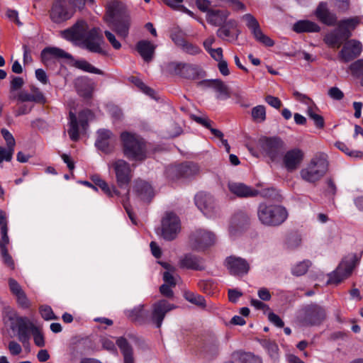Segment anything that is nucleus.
<instances>
[{
	"label": "nucleus",
	"instance_id": "obj_46",
	"mask_svg": "<svg viewBox=\"0 0 363 363\" xmlns=\"http://www.w3.org/2000/svg\"><path fill=\"white\" fill-rule=\"evenodd\" d=\"M311 265V262L308 259L300 262L292 268V274L298 277L302 276L307 272Z\"/></svg>",
	"mask_w": 363,
	"mask_h": 363
},
{
	"label": "nucleus",
	"instance_id": "obj_1",
	"mask_svg": "<svg viewBox=\"0 0 363 363\" xmlns=\"http://www.w3.org/2000/svg\"><path fill=\"white\" fill-rule=\"evenodd\" d=\"M315 15L323 24L329 26L337 25V27L327 34L324 38L325 43L332 48H340L352 35V31L359 23L358 17L343 19L337 23L336 14L330 11L325 2H320L318 4Z\"/></svg>",
	"mask_w": 363,
	"mask_h": 363
},
{
	"label": "nucleus",
	"instance_id": "obj_19",
	"mask_svg": "<svg viewBox=\"0 0 363 363\" xmlns=\"http://www.w3.org/2000/svg\"><path fill=\"white\" fill-rule=\"evenodd\" d=\"M354 263L352 261L343 259L337 269L329 274L328 284H339L344 279L347 278L352 274L354 269Z\"/></svg>",
	"mask_w": 363,
	"mask_h": 363
},
{
	"label": "nucleus",
	"instance_id": "obj_6",
	"mask_svg": "<svg viewBox=\"0 0 363 363\" xmlns=\"http://www.w3.org/2000/svg\"><path fill=\"white\" fill-rule=\"evenodd\" d=\"M166 71L189 80H196L203 77L204 72L196 65L170 62L165 66Z\"/></svg>",
	"mask_w": 363,
	"mask_h": 363
},
{
	"label": "nucleus",
	"instance_id": "obj_5",
	"mask_svg": "<svg viewBox=\"0 0 363 363\" xmlns=\"http://www.w3.org/2000/svg\"><path fill=\"white\" fill-rule=\"evenodd\" d=\"M325 308L315 303L303 306L298 312L297 320L304 327L320 325L326 319Z\"/></svg>",
	"mask_w": 363,
	"mask_h": 363
},
{
	"label": "nucleus",
	"instance_id": "obj_64",
	"mask_svg": "<svg viewBox=\"0 0 363 363\" xmlns=\"http://www.w3.org/2000/svg\"><path fill=\"white\" fill-rule=\"evenodd\" d=\"M91 342L89 339H81L77 342V347L81 350V353H87L91 349Z\"/></svg>",
	"mask_w": 363,
	"mask_h": 363
},
{
	"label": "nucleus",
	"instance_id": "obj_22",
	"mask_svg": "<svg viewBox=\"0 0 363 363\" xmlns=\"http://www.w3.org/2000/svg\"><path fill=\"white\" fill-rule=\"evenodd\" d=\"M267 219L269 220L265 225L277 226L285 221L288 213L283 206H271L268 207Z\"/></svg>",
	"mask_w": 363,
	"mask_h": 363
},
{
	"label": "nucleus",
	"instance_id": "obj_35",
	"mask_svg": "<svg viewBox=\"0 0 363 363\" xmlns=\"http://www.w3.org/2000/svg\"><path fill=\"white\" fill-rule=\"evenodd\" d=\"M200 84L214 89L220 95H223L227 98L230 97L228 86L220 79L205 80L201 82Z\"/></svg>",
	"mask_w": 363,
	"mask_h": 363
},
{
	"label": "nucleus",
	"instance_id": "obj_56",
	"mask_svg": "<svg viewBox=\"0 0 363 363\" xmlns=\"http://www.w3.org/2000/svg\"><path fill=\"white\" fill-rule=\"evenodd\" d=\"M9 286L11 294L15 296L23 292L21 285L13 278L9 279Z\"/></svg>",
	"mask_w": 363,
	"mask_h": 363
},
{
	"label": "nucleus",
	"instance_id": "obj_48",
	"mask_svg": "<svg viewBox=\"0 0 363 363\" xmlns=\"http://www.w3.org/2000/svg\"><path fill=\"white\" fill-rule=\"evenodd\" d=\"M171 39L175 45L181 48L187 40H185V34L179 29L174 30L171 33Z\"/></svg>",
	"mask_w": 363,
	"mask_h": 363
},
{
	"label": "nucleus",
	"instance_id": "obj_58",
	"mask_svg": "<svg viewBox=\"0 0 363 363\" xmlns=\"http://www.w3.org/2000/svg\"><path fill=\"white\" fill-rule=\"evenodd\" d=\"M263 196H269L272 197V201L277 202V203H281L283 202V197L282 196L274 189H267L263 193Z\"/></svg>",
	"mask_w": 363,
	"mask_h": 363
},
{
	"label": "nucleus",
	"instance_id": "obj_9",
	"mask_svg": "<svg viewBox=\"0 0 363 363\" xmlns=\"http://www.w3.org/2000/svg\"><path fill=\"white\" fill-rule=\"evenodd\" d=\"M182 228L179 217L174 212H166L161 220L160 235L167 241L177 238Z\"/></svg>",
	"mask_w": 363,
	"mask_h": 363
},
{
	"label": "nucleus",
	"instance_id": "obj_32",
	"mask_svg": "<svg viewBox=\"0 0 363 363\" xmlns=\"http://www.w3.org/2000/svg\"><path fill=\"white\" fill-rule=\"evenodd\" d=\"M116 345L123 356L124 363H134L133 349L128 340L123 337H118Z\"/></svg>",
	"mask_w": 363,
	"mask_h": 363
},
{
	"label": "nucleus",
	"instance_id": "obj_61",
	"mask_svg": "<svg viewBox=\"0 0 363 363\" xmlns=\"http://www.w3.org/2000/svg\"><path fill=\"white\" fill-rule=\"evenodd\" d=\"M16 298L17 303L21 308H22L23 309H27L30 307V301L24 291L23 293L16 296Z\"/></svg>",
	"mask_w": 363,
	"mask_h": 363
},
{
	"label": "nucleus",
	"instance_id": "obj_2",
	"mask_svg": "<svg viewBox=\"0 0 363 363\" xmlns=\"http://www.w3.org/2000/svg\"><path fill=\"white\" fill-rule=\"evenodd\" d=\"M104 20L120 39L128 38L131 18L127 6L122 1L112 0L107 3Z\"/></svg>",
	"mask_w": 363,
	"mask_h": 363
},
{
	"label": "nucleus",
	"instance_id": "obj_25",
	"mask_svg": "<svg viewBox=\"0 0 363 363\" xmlns=\"http://www.w3.org/2000/svg\"><path fill=\"white\" fill-rule=\"evenodd\" d=\"M87 24L84 21H77L70 28L65 30L64 33L67 38L82 40L87 33Z\"/></svg>",
	"mask_w": 363,
	"mask_h": 363
},
{
	"label": "nucleus",
	"instance_id": "obj_38",
	"mask_svg": "<svg viewBox=\"0 0 363 363\" xmlns=\"http://www.w3.org/2000/svg\"><path fill=\"white\" fill-rule=\"evenodd\" d=\"M147 313L144 311L143 306H138L127 311V315L131 320L140 324L144 323Z\"/></svg>",
	"mask_w": 363,
	"mask_h": 363
},
{
	"label": "nucleus",
	"instance_id": "obj_53",
	"mask_svg": "<svg viewBox=\"0 0 363 363\" xmlns=\"http://www.w3.org/2000/svg\"><path fill=\"white\" fill-rule=\"evenodd\" d=\"M166 131L168 137L174 138L182 133V128L177 123H172L166 127Z\"/></svg>",
	"mask_w": 363,
	"mask_h": 363
},
{
	"label": "nucleus",
	"instance_id": "obj_10",
	"mask_svg": "<svg viewBox=\"0 0 363 363\" xmlns=\"http://www.w3.org/2000/svg\"><path fill=\"white\" fill-rule=\"evenodd\" d=\"M258 144L262 151L272 161L280 157L284 149V142L277 137L261 138L259 140Z\"/></svg>",
	"mask_w": 363,
	"mask_h": 363
},
{
	"label": "nucleus",
	"instance_id": "obj_15",
	"mask_svg": "<svg viewBox=\"0 0 363 363\" xmlns=\"http://www.w3.org/2000/svg\"><path fill=\"white\" fill-rule=\"evenodd\" d=\"M112 167L116 173V182L119 187H128L131 181V169L130 164L123 160H117L113 162Z\"/></svg>",
	"mask_w": 363,
	"mask_h": 363
},
{
	"label": "nucleus",
	"instance_id": "obj_44",
	"mask_svg": "<svg viewBox=\"0 0 363 363\" xmlns=\"http://www.w3.org/2000/svg\"><path fill=\"white\" fill-rule=\"evenodd\" d=\"M252 120L257 123H262L266 120V109L262 105L252 108L251 111Z\"/></svg>",
	"mask_w": 363,
	"mask_h": 363
},
{
	"label": "nucleus",
	"instance_id": "obj_36",
	"mask_svg": "<svg viewBox=\"0 0 363 363\" xmlns=\"http://www.w3.org/2000/svg\"><path fill=\"white\" fill-rule=\"evenodd\" d=\"M72 66L75 68H77L79 69H81L86 72L104 75V72L93 66L91 64H90L89 62H87L85 60H74V62L72 64Z\"/></svg>",
	"mask_w": 363,
	"mask_h": 363
},
{
	"label": "nucleus",
	"instance_id": "obj_30",
	"mask_svg": "<svg viewBox=\"0 0 363 363\" xmlns=\"http://www.w3.org/2000/svg\"><path fill=\"white\" fill-rule=\"evenodd\" d=\"M136 49L145 62H149L152 60L155 46L150 41H139L136 45Z\"/></svg>",
	"mask_w": 363,
	"mask_h": 363
},
{
	"label": "nucleus",
	"instance_id": "obj_20",
	"mask_svg": "<svg viewBox=\"0 0 363 363\" xmlns=\"http://www.w3.org/2000/svg\"><path fill=\"white\" fill-rule=\"evenodd\" d=\"M41 61L46 66L50 65L54 60L67 59L74 60L73 57L64 50L56 47H48L41 51Z\"/></svg>",
	"mask_w": 363,
	"mask_h": 363
},
{
	"label": "nucleus",
	"instance_id": "obj_13",
	"mask_svg": "<svg viewBox=\"0 0 363 363\" xmlns=\"http://www.w3.org/2000/svg\"><path fill=\"white\" fill-rule=\"evenodd\" d=\"M242 18L245 21L247 27L251 30L257 41L267 47H272L274 45V41L263 33L259 22L252 14H245Z\"/></svg>",
	"mask_w": 363,
	"mask_h": 363
},
{
	"label": "nucleus",
	"instance_id": "obj_14",
	"mask_svg": "<svg viewBox=\"0 0 363 363\" xmlns=\"http://www.w3.org/2000/svg\"><path fill=\"white\" fill-rule=\"evenodd\" d=\"M250 225L249 216L243 211L235 213L231 218L229 225V234L232 237H236L246 231Z\"/></svg>",
	"mask_w": 363,
	"mask_h": 363
},
{
	"label": "nucleus",
	"instance_id": "obj_28",
	"mask_svg": "<svg viewBox=\"0 0 363 363\" xmlns=\"http://www.w3.org/2000/svg\"><path fill=\"white\" fill-rule=\"evenodd\" d=\"M228 188L233 194L240 197H254L259 194L257 190L242 183H229Z\"/></svg>",
	"mask_w": 363,
	"mask_h": 363
},
{
	"label": "nucleus",
	"instance_id": "obj_27",
	"mask_svg": "<svg viewBox=\"0 0 363 363\" xmlns=\"http://www.w3.org/2000/svg\"><path fill=\"white\" fill-rule=\"evenodd\" d=\"M229 15L227 10L210 9L206 13V21L214 26H221L227 22Z\"/></svg>",
	"mask_w": 363,
	"mask_h": 363
},
{
	"label": "nucleus",
	"instance_id": "obj_43",
	"mask_svg": "<svg viewBox=\"0 0 363 363\" xmlns=\"http://www.w3.org/2000/svg\"><path fill=\"white\" fill-rule=\"evenodd\" d=\"M352 74L360 80V84L363 86V60H358L350 66Z\"/></svg>",
	"mask_w": 363,
	"mask_h": 363
},
{
	"label": "nucleus",
	"instance_id": "obj_33",
	"mask_svg": "<svg viewBox=\"0 0 363 363\" xmlns=\"http://www.w3.org/2000/svg\"><path fill=\"white\" fill-rule=\"evenodd\" d=\"M220 350V342L215 336H211L204 343L202 352L208 357L217 356Z\"/></svg>",
	"mask_w": 363,
	"mask_h": 363
},
{
	"label": "nucleus",
	"instance_id": "obj_18",
	"mask_svg": "<svg viewBox=\"0 0 363 363\" xmlns=\"http://www.w3.org/2000/svg\"><path fill=\"white\" fill-rule=\"evenodd\" d=\"M176 308L175 305L170 303L165 299H161L154 303L152 320L157 328L161 327L166 314Z\"/></svg>",
	"mask_w": 363,
	"mask_h": 363
},
{
	"label": "nucleus",
	"instance_id": "obj_54",
	"mask_svg": "<svg viewBox=\"0 0 363 363\" xmlns=\"http://www.w3.org/2000/svg\"><path fill=\"white\" fill-rule=\"evenodd\" d=\"M14 148L0 147V163L4 160L10 162L12 159Z\"/></svg>",
	"mask_w": 363,
	"mask_h": 363
},
{
	"label": "nucleus",
	"instance_id": "obj_26",
	"mask_svg": "<svg viewBox=\"0 0 363 363\" xmlns=\"http://www.w3.org/2000/svg\"><path fill=\"white\" fill-rule=\"evenodd\" d=\"M113 137V133L106 129H101L98 131V138L96 141V147L105 153L112 151V145L110 141Z\"/></svg>",
	"mask_w": 363,
	"mask_h": 363
},
{
	"label": "nucleus",
	"instance_id": "obj_63",
	"mask_svg": "<svg viewBox=\"0 0 363 363\" xmlns=\"http://www.w3.org/2000/svg\"><path fill=\"white\" fill-rule=\"evenodd\" d=\"M1 134L6 142L7 147L14 148L16 142L12 134L6 129H1Z\"/></svg>",
	"mask_w": 363,
	"mask_h": 363
},
{
	"label": "nucleus",
	"instance_id": "obj_29",
	"mask_svg": "<svg viewBox=\"0 0 363 363\" xmlns=\"http://www.w3.org/2000/svg\"><path fill=\"white\" fill-rule=\"evenodd\" d=\"M134 189L144 202H150L154 196L152 186L145 181L138 179L135 182Z\"/></svg>",
	"mask_w": 363,
	"mask_h": 363
},
{
	"label": "nucleus",
	"instance_id": "obj_45",
	"mask_svg": "<svg viewBox=\"0 0 363 363\" xmlns=\"http://www.w3.org/2000/svg\"><path fill=\"white\" fill-rule=\"evenodd\" d=\"M308 117L313 121L315 127L318 129H323L325 127L324 118L322 116L316 113L312 107L307 109Z\"/></svg>",
	"mask_w": 363,
	"mask_h": 363
},
{
	"label": "nucleus",
	"instance_id": "obj_12",
	"mask_svg": "<svg viewBox=\"0 0 363 363\" xmlns=\"http://www.w3.org/2000/svg\"><path fill=\"white\" fill-rule=\"evenodd\" d=\"M93 113L90 110H84L79 113V122L76 115L72 111L69 112V128L68 134L72 141H77L79 138V123L85 129L88 125L89 120L92 117Z\"/></svg>",
	"mask_w": 363,
	"mask_h": 363
},
{
	"label": "nucleus",
	"instance_id": "obj_49",
	"mask_svg": "<svg viewBox=\"0 0 363 363\" xmlns=\"http://www.w3.org/2000/svg\"><path fill=\"white\" fill-rule=\"evenodd\" d=\"M335 146L340 150L342 151L347 155L353 157H362V152L357 150H350L349 147L342 142L337 141L335 143Z\"/></svg>",
	"mask_w": 363,
	"mask_h": 363
},
{
	"label": "nucleus",
	"instance_id": "obj_24",
	"mask_svg": "<svg viewBox=\"0 0 363 363\" xmlns=\"http://www.w3.org/2000/svg\"><path fill=\"white\" fill-rule=\"evenodd\" d=\"M362 51L361 43L356 40L347 41L343 46L340 55L345 62H349L356 58Z\"/></svg>",
	"mask_w": 363,
	"mask_h": 363
},
{
	"label": "nucleus",
	"instance_id": "obj_52",
	"mask_svg": "<svg viewBox=\"0 0 363 363\" xmlns=\"http://www.w3.org/2000/svg\"><path fill=\"white\" fill-rule=\"evenodd\" d=\"M165 174L171 180L181 178L179 164L169 166L165 170Z\"/></svg>",
	"mask_w": 363,
	"mask_h": 363
},
{
	"label": "nucleus",
	"instance_id": "obj_21",
	"mask_svg": "<svg viewBox=\"0 0 363 363\" xmlns=\"http://www.w3.org/2000/svg\"><path fill=\"white\" fill-rule=\"evenodd\" d=\"M179 266L182 269L202 271L205 269L203 258L193 254H184L179 261Z\"/></svg>",
	"mask_w": 363,
	"mask_h": 363
},
{
	"label": "nucleus",
	"instance_id": "obj_59",
	"mask_svg": "<svg viewBox=\"0 0 363 363\" xmlns=\"http://www.w3.org/2000/svg\"><path fill=\"white\" fill-rule=\"evenodd\" d=\"M242 363H262V359L252 353H245L240 357Z\"/></svg>",
	"mask_w": 363,
	"mask_h": 363
},
{
	"label": "nucleus",
	"instance_id": "obj_23",
	"mask_svg": "<svg viewBox=\"0 0 363 363\" xmlns=\"http://www.w3.org/2000/svg\"><path fill=\"white\" fill-rule=\"evenodd\" d=\"M303 152L299 149H293L288 151L283 159L285 167L288 171L296 169L303 160Z\"/></svg>",
	"mask_w": 363,
	"mask_h": 363
},
{
	"label": "nucleus",
	"instance_id": "obj_17",
	"mask_svg": "<svg viewBox=\"0 0 363 363\" xmlns=\"http://www.w3.org/2000/svg\"><path fill=\"white\" fill-rule=\"evenodd\" d=\"M225 265L233 276L245 275L250 270V264L247 260L236 256L228 257L225 260Z\"/></svg>",
	"mask_w": 363,
	"mask_h": 363
},
{
	"label": "nucleus",
	"instance_id": "obj_60",
	"mask_svg": "<svg viewBox=\"0 0 363 363\" xmlns=\"http://www.w3.org/2000/svg\"><path fill=\"white\" fill-rule=\"evenodd\" d=\"M1 238L0 240V250L7 249V245L9 242V238L8 236V227L3 226L1 228Z\"/></svg>",
	"mask_w": 363,
	"mask_h": 363
},
{
	"label": "nucleus",
	"instance_id": "obj_31",
	"mask_svg": "<svg viewBox=\"0 0 363 363\" xmlns=\"http://www.w3.org/2000/svg\"><path fill=\"white\" fill-rule=\"evenodd\" d=\"M91 180L95 186H99L103 192L109 197L120 195L119 191L114 186H109L108 184L101 178L98 174H94L91 177Z\"/></svg>",
	"mask_w": 363,
	"mask_h": 363
},
{
	"label": "nucleus",
	"instance_id": "obj_62",
	"mask_svg": "<svg viewBox=\"0 0 363 363\" xmlns=\"http://www.w3.org/2000/svg\"><path fill=\"white\" fill-rule=\"evenodd\" d=\"M268 207H271V206H259L257 215L260 222L265 225L268 223L269 220L267 219L268 216Z\"/></svg>",
	"mask_w": 363,
	"mask_h": 363
},
{
	"label": "nucleus",
	"instance_id": "obj_37",
	"mask_svg": "<svg viewBox=\"0 0 363 363\" xmlns=\"http://www.w3.org/2000/svg\"><path fill=\"white\" fill-rule=\"evenodd\" d=\"M238 23L234 19L228 20L225 24L221 26L216 31V35L222 40H225V38L232 36L230 30L236 29Z\"/></svg>",
	"mask_w": 363,
	"mask_h": 363
},
{
	"label": "nucleus",
	"instance_id": "obj_40",
	"mask_svg": "<svg viewBox=\"0 0 363 363\" xmlns=\"http://www.w3.org/2000/svg\"><path fill=\"white\" fill-rule=\"evenodd\" d=\"M207 218L214 219L220 216V206H196Z\"/></svg>",
	"mask_w": 363,
	"mask_h": 363
},
{
	"label": "nucleus",
	"instance_id": "obj_7",
	"mask_svg": "<svg viewBox=\"0 0 363 363\" xmlns=\"http://www.w3.org/2000/svg\"><path fill=\"white\" fill-rule=\"evenodd\" d=\"M328 166V162L324 157H315L311 160L306 168L301 169V177L308 182H315L327 172Z\"/></svg>",
	"mask_w": 363,
	"mask_h": 363
},
{
	"label": "nucleus",
	"instance_id": "obj_3",
	"mask_svg": "<svg viewBox=\"0 0 363 363\" xmlns=\"http://www.w3.org/2000/svg\"><path fill=\"white\" fill-rule=\"evenodd\" d=\"M8 318L10 321V328L12 331L16 332L18 340L24 346L29 343L30 332H33L35 345L40 347L45 346L43 335L27 317L19 316L16 311H12L8 313Z\"/></svg>",
	"mask_w": 363,
	"mask_h": 363
},
{
	"label": "nucleus",
	"instance_id": "obj_57",
	"mask_svg": "<svg viewBox=\"0 0 363 363\" xmlns=\"http://www.w3.org/2000/svg\"><path fill=\"white\" fill-rule=\"evenodd\" d=\"M1 255L2 257V260L4 264L11 269H14V262L13 260L12 257L9 255L8 249H4L0 250Z\"/></svg>",
	"mask_w": 363,
	"mask_h": 363
},
{
	"label": "nucleus",
	"instance_id": "obj_55",
	"mask_svg": "<svg viewBox=\"0 0 363 363\" xmlns=\"http://www.w3.org/2000/svg\"><path fill=\"white\" fill-rule=\"evenodd\" d=\"M104 35L107 38L109 43L112 45V47L116 50H119L121 48V43L118 40L116 39V37L114 33L111 32L110 30H105Z\"/></svg>",
	"mask_w": 363,
	"mask_h": 363
},
{
	"label": "nucleus",
	"instance_id": "obj_4",
	"mask_svg": "<svg viewBox=\"0 0 363 363\" xmlns=\"http://www.w3.org/2000/svg\"><path fill=\"white\" fill-rule=\"evenodd\" d=\"M121 138L123 155L131 160H144L146 158V145L144 140L135 134L122 133Z\"/></svg>",
	"mask_w": 363,
	"mask_h": 363
},
{
	"label": "nucleus",
	"instance_id": "obj_51",
	"mask_svg": "<svg viewBox=\"0 0 363 363\" xmlns=\"http://www.w3.org/2000/svg\"><path fill=\"white\" fill-rule=\"evenodd\" d=\"M180 48L183 52L191 55H196L201 52V50L198 45L188 41H186Z\"/></svg>",
	"mask_w": 363,
	"mask_h": 363
},
{
	"label": "nucleus",
	"instance_id": "obj_11",
	"mask_svg": "<svg viewBox=\"0 0 363 363\" xmlns=\"http://www.w3.org/2000/svg\"><path fill=\"white\" fill-rule=\"evenodd\" d=\"M103 43V36L99 28L89 30L82 40V47L89 52L106 55V52L101 47Z\"/></svg>",
	"mask_w": 363,
	"mask_h": 363
},
{
	"label": "nucleus",
	"instance_id": "obj_41",
	"mask_svg": "<svg viewBox=\"0 0 363 363\" xmlns=\"http://www.w3.org/2000/svg\"><path fill=\"white\" fill-rule=\"evenodd\" d=\"M17 99L21 102L33 101L38 104H45L46 101L45 97L38 94V96H33L32 94H28L26 91H21L17 95Z\"/></svg>",
	"mask_w": 363,
	"mask_h": 363
},
{
	"label": "nucleus",
	"instance_id": "obj_39",
	"mask_svg": "<svg viewBox=\"0 0 363 363\" xmlns=\"http://www.w3.org/2000/svg\"><path fill=\"white\" fill-rule=\"evenodd\" d=\"M181 178H189L199 173V167L194 163H183L179 164Z\"/></svg>",
	"mask_w": 363,
	"mask_h": 363
},
{
	"label": "nucleus",
	"instance_id": "obj_34",
	"mask_svg": "<svg viewBox=\"0 0 363 363\" xmlns=\"http://www.w3.org/2000/svg\"><path fill=\"white\" fill-rule=\"evenodd\" d=\"M293 30L298 33L304 32H319L320 28L317 23L313 21L302 20L298 21L294 25Z\"/></svg>",
	"mask_w": 363,
	"mask_h": 363
},
{
	"label": "nucleus",
	"instance_id": "obj_50",
	"mask_svg": "<svg viewBox=\"0 0 363 363\" xmlns=\"http://www.w3.org/2000/svg\"><path fill=\"white\" fill-rule=\"evenodd\" d=\"M41 317L45 320H57V317L55 315L52 308L47 305L41 306L39 308Z\"/></svg>",
	"mask_w": 363,
	"mask_h": 363
},
{
	"label": "nucleus",
	"instance_id": "obj_16",
	"mask_svg": "<svg viewBox=\"0 0 363 363\" xmlns=\"http://www.w3.org/2000/svg\"><path fill=\"white\" fill-rule=\"evenodd\" d=\"M74 13V11L69 9L65 0L56 1L50 11V18L56 23H62L69 19Z\"/></svg>",
	"mask_w": 363,
	"mask_h": 363
},
{
	"label": "nucleus",
	"instance_id": "obj_42",
	"mask_svg": "<svg viewBox=\"0 0 363 363\" xmlns=\"http://www.w3.org/2000/svg\"><path fill=\"white\" fill-rule=\"evenodd\" d=\"M262 347L267 351L272 359H277L278 358L279 347L274 341L269 339L262 340L260 342Z\"/></svg>",
	"mask_w": 363,
	"mask_h": 363
},
{
	"label": "nucleus",
	"instance_id": "obj_47",
	"mask_svg": "<svg viewBox=\"0 0 363 363\" xmlns=\"http://www.w3.org/2000/svg\"><path fill=\"white\" fill-rule=\"evenodd\" d=\"M196 204H207L214 202L213 196L205 191H199L195 196Z\"/></svg>",
	"mask_w": 363,
	"mask_h": 363
},
{
	"label": "nucleus",
	"instance_id": "obj_8",
	"mask_svg": "<svg viewBox=\"0 0 363 363\" xmlns=\"http://www.w3.org/2000/svg\"><path fill=\"white\" fill-rule=\"evenodd\" d=\"M189 239L193 250L203 252L215 244L216 237L211 231L198 228L191 233Z\"/></svg>",
	"mask_w": 363,
	"mask_h": 363
}]
</instances>
